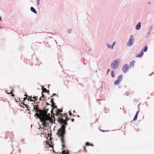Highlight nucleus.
<instances>
[{
  "label": "nucleus",
  "mask_w": 154,
  "mask_h": 154,
  "mask_svg": "<svg viewBox=\"0 0 154 154\" xmlns=\"http://www.w3.org/2000/svg\"><path fill=\"white\" fill-rule=\"evenodd\" d=\"M33 109L36 112L34 116H36L38 118L41 122L45 124H47V121H48L50 119V115L48 116L47 114H44L42 109L35 106H34Z\"/></svg>",
  "instance_id": "f257e3e1"
},
{
  "label": "nucleus",
  "mask_w": 154,
  "mask_h": 154,
  "mask_svg": "<svg viewBox=\"0 0 154 154\" xmlns=\"http://www.w3.org/2000/svg\"><path fill=\"white\" fill-rule=\"evenodd\" d=\"M33 109L36 112L34 116H36L38 118L41 122L45 124H47V121H48L50 119V115L48 116L47 114H44L42 109L35 106H34Z\"/></svg>",
  "instance_id": "f03ea898"
},
{
  "label": "nucleus",
  "mask_w": 154,
  "mask_h": 154,
  "mask_svg": "<svg viewBox=\"0 0 154 154\" xmlns=\"http://www.w3.org/2000/svg\"><path fill=\"white\" fill-rule=\"evenodd\" d=\"M58 121L62 125L61 128L58 130L56 134L60 137L61 142L64 143L65 142L64 135L65 134L66 126L67 125V121L60 118Z\"/></svg>",
  "instance_id": "7ed1b4c3"
},
{
  "label": "nucleus",
  "mask_w": 154,
  "mask_h": 154,
  "mask_svg": "<svg viewBox=\"0 0 154 154\" xmlns=\"http://www.w3.org/2000/svg\"><path fill=\"white\" fill-rule=\"evenodd\" d=\"M120 59L114 60L110 64V66L112 69H117L119 67Z\"/></svg>",
  "instance_id": "20e7f679"
},
{
  "label": "nucleus",
  "mask_w": 154,
  "mask_h": 154,
  "mask_svg": "<svg viewBox=\"0 0 154 154\" xmlns=\"http://www.w3.org/2000/svg\"><path fill=\"white\" fill-rule=\"evenodd\" d=\"M134 41V36L132 35H130L128 40L127 43V45L129 47L131 46L133 44Z\"/></svg>",
  "instance_id": "39448f33"
},
{
  "label": "nucleus",
  "mask_w": 154,
  "mask_h": 154,
  "mask_svg": "<svg viewBox=\"0 0 154 154\" xmlns=\"http://www.w3.org/2000/svg\"><path fill=\"white\" fill-rule=\"evenodd\" d=\"M123 75H120L118 76L117 79L114 82V84L115 85H118L122 80V79Z\"/></svg>",
  "instance_id": "423d86ee"
},
{
  "label": "nucleus",
  "mask_w": 154,
  "mask_h": 154,
  "mask_svg": "<svg viewBox=\"0 0 154 154\" xmlns=\"http://www.w3.org/2000/svg\"><path fill=\"white\" fill-rule=\"evenodd\" d=\"M129 68L128 65L127 64H125L123 66L122 70L123 72L125 73L127 72Z\"/></svg>",
  "instance_id": "0eeeda50"
},
{
  "label": "nucleus",
  "mask_w": 154,
  "mask_h": 154,
  "mask_svg": "<svg viewBox=\"0 0 154 154\" xmlns=\"http://www.w3.org/2000/svg\"><path fill=\"white\" fill-rule=\"evenodd\" d=\"M141 23L139 22L135 26V29L137 30H139L141 27Z\"/></svg>",
  "instance_id": "6e6552de"
},
{
  "label": "nucleus",
  "mask_w": 154,
  "mask_h": 154,
  "mask_svg": "<svg viewBox=\"0 0 154 154\" xmlns=\"http://www.w3.org/2000/svg\"><path fill=\"white\" fill-rule=\"evenodd\" d=\"M30 10L31 11L34 13L35 14H37V12L36 10L33 7H31L30 8Z\"/></svg>",
  "instance_id": "1a4fd4ad"
},
{
  "label": "nucleus",
  "mask_w": 154,
  "mask_h": 154,
  "mask_svg": "<svg viewBox=\"0 0 154 154\" xmlns=\"http://www.w3.org/2000/svg\"><path fill=\"white\" fill-rule=\"evenodd\" d=\"M135 62V61L134 60H132L130 63V66L131 67L134 66V63Z\"/></svg>",
  "instance_id": "9d476101"
},
{
  "label": "nucleus",
  "mask_w": 154,
  "mask_h": 154,
  "mask_svg": "<svg viewBox=\"0 0 154 154\" xmlns=\"http://www.w3.org/2000/svg\"><path fill=\"white\" fill-rule=\"evenodd\" d=\"M143 52L141 51L140 53H139L137 55H136V57H140L143 55Z\"/></svg>",
  "instance_id": "9b49d317"
},
{
  "label": "nucleus",
  "mask_w": 154,
  "mask_h": 154,
  "mask_svg": "<svg viewBox=\"0 0 154 154\" xmlns=\"http://www.w3.org/2000/svg\"><path fill=\"white\" fill-rule=\"evenodd\" d=\"M138 114V111L137 112L136 114H135V116L133 119V121H134L137 120Z\"/></svg>",
  "instance_id": "f8f14e48"
},
{
  "label": "nucleus",
  "mask_w": 154,
  "mask_h": 154,
  "mask_svg": "<svg viewBox=\"0 0 154 154\" xmlns=\"http://www.w3.org/2000/svg\"><path fill=\"white\" fill-rule=\"evenodd\" d=\"M152 26H150L149 27V31L147 33V34L148 35H149L151 33V32L152 31Z\"/></svg>",
  "instance_id": "ddd939ff"
},
{
  "label": "nucleus",
  "mask_w": 154,
  "mask_h": 154,
  "mask_svg": "<svg viewBox=\"0 0 154 154\" xmlns=\"http://www.w3.org/2000/svg\"><path fill=\"white\" fill-rule=\"evenodd\" d=\"M147 49L148 47H147V46L146 45L145 47L141 51H143H143L146 52L147 51Z\"/></svg>",
  "instance_id": "4468645a"
},
{
  "label": "nucleus",
  "mask_w": 154,
  "mask_h": 154,
  "mask_svg": "<svg viewBox=\"0 0 154 154\" xmlns=\"http://www.w3.org/2000/svg\"><path fill=\"white\" fill-rule=\"evenodd\" d=\"M106 45L108 48L112 49V46L110 45L109 43H106Z\"/></svg>",
  "instance_id": "2eb2a0df"
},
{
  "label": "nucleus",
  "mask_w": 154,
  "mask_h": 154,
  "mask_svg": "<svg viewBox=\"0 0 154 154\" xmlns=\"http://www.w3.org/2000/svg\"><path fill=\"white\" fill-rule=\"evenodd\" d=\"M52 103V104L51 105V106L53 108V109H54V108L57 107V106H55V103Z\"/></svg>",
  "instance_id": "dca6fc26"
},
{
  "label": "nucleus",
  "mask_w": 154,
  "mask_h": 154,
  "mask_svg": "<svg viewBox=\"0 0 154 154\" xmlns=\"http://www.w3.org/2000/svg\"><path fill=\"white\" fill-rule=\"evenodd\" d=\"M43 92L49 93V91H48V90L45 88H44L43 89Z\"/></svg>",
  "instance_id": "f3484780"
},
{
  "label": "nucleus",
  "mask_w": 154,
  "mask_h": 154,
  "mask_svg": "<svg viewBox=\"0 0 154 154\" xmlns=\"http://www.w3.org/2000/svg\"><path fill=\"white\" fill-rule=\"evenodd\" d=\"M115 44H116V42H113L112 45H111L112 47V49H113L114 47V45H115Z\"/></svg>",
  "instance_id": "a211bd4d"
},
{
  "label": "nucleus",
  "mask_w": 154,
  "mask_h": 154,
  "mask_svg": "<svg viewBox=\"0 0 154 154\" xmlns=\"http://www.w3.org/2000/svg\"><path fill=\"white\" fill-rule=\"evenodd\" d=\"M72 29H69L67 30V32L68 33H70Z\"/></svg>",
  "instance_id": "6ab92c4d"
},
{
  "label": "nucleus",
  "mask_w": 154,
  "mask_h": 154,
  "mask_svg": "<svg viewBox=\"0 0 154 154\" xmlns=\"http://www.w3.org/2000/svg\"><path fill=\"white\" fill-rule=\"evenodd\" d=\"M111 76L112 77H114V73L113 71L111 72Z\"/></svg>",
  "instance_id": "aec40b11"
},
{
  "label": "nucleus",
  "mask_w": 154,
  "mask_h": 154,
  "mask_svg": "<svg viewBox=\"0 0 154 154\" xmlns=\"http://www.w3.org/2000/svg\"><path fill=\"white\" fill-rule=\"evenodd\" d=\"M13 90H12V91ZM7 91H6V92L8 94H12V96H14V94H12V92L11 91L10 93H7Z\"/></svg>",
  "instance_id": "412c9836"
},
{
  "label": "nucleus",
  "mask_w": 154,
  "mask_h": 154,
  "mask_svg": "<svg viewBox=\"0 0 154 154\" xmlns=\"http://www.w3.org/2000/svg\"><path fill=\"white\" fill-rule=\"evenodd\" d=\"M37 5H39V2L40 1V0H37Z\"/></svg>",
  "instance_id": "4be33fe9"
},
{
  "label": "nucleus",
  "mask_w": 154,
  "mask_h": 154,
  "mask_svg": "<svg viewBox=\"0 0 154 154\" xmlns=\"http://www.w3.org/2000/svg\"><path fill=\"white\" fill-rule=\"evenodd\" d=\"M54 98H51V103H54Z\"/></svg>",
  "instance_id": "5701e85b"
},
{
  "label": "nucleus",
  "mask_w": 154,
  "mask_h": 154,
  "mask_svg": "<svg viewBox=\"0 0 154 154\" xmlns=\"http://www.w3.org/2000/svg\"><path fill=\"white\" fill-rule=\"evenodd\" d=\"M90 143L88 142H87L86 143V145L87 146H89Z\"/></svg>",
  "instance_id": "b1692460"
},
{
  "label": "nucleus",
  "mask_w": 154,
  "mask_h": 154,
  "mask_svg": "<svg viewBox=\"0 0 154 154\" xmlns=\"http://www.w3.org/2000/svg\"><path fill=\"white\" fill-rule=\"evenodd\" d=\"M28 101H29V100H30L29 101H32V102H33L34 101V100H32V99H29V98L28 99Z\"/></svg>",
  "instance_id": "393cba45"
},
{
  "label": "nucleus",
  "mask_w": 154,
  "mask_h": 154,
  "mask_svg": "<svg viewBox=\"0 0 154 154\" xmlns=\"http://www.w3.org/2000/svg\"><path fill=\"white\" fill-rule=\"evenodd\" d=\"M33 98L35 100H36V99H37V97H33Z\"/></svg>",
  "instance_id": "a878e982"
},
{
  "label": "nucleus",
  "mask_w": 154,
  "mask_h": 154,
  "mask_svg": "<svg viewBox=\"0 0 154 154\" xmlns=\"http://www.w3.org/2000/svg\"><path fill=\"white\" fill-rule=\"evenodd\" d=\"M69 115L71 116L72 115V114L71 113V112L70 111H69Z\"/></svg>",
  "instance_id": "bb28decb"
},
{
  "label": "nucleus",
  "mask_w": 154,
  "mask_h": 154,
  "mask_svg": "<svg viewBox=\"0 0 154 154\" xmlns=\"http://www.w3.org/2000/svg\"><path fill=\"white\" fill-rule=\"evenodd\" d=\"M56 95V94H55L54 93L53 94L52 96H51V97H52L53 96H54L55 95Z\"/></svg>",
  "instance_id": "cd10ccee"
},
{
  "label": "nucleus",
  "mask_w": 154,
  "mask_h": 154,
  "mask_svg": "<svg viewBox=\"0 0 154 154\" xmlns=\"http://www.w3.org/2000/svg\"><path fill=\"white\" fill-rule=\"evenodd\" d=\"M110 71V69H107V73H108V72L109 71Z\"/></svg>",
  "instance_id": "c85d7f7f"
},
{
  "label": "nucleus",
  "mask_w": 154,
  "mask_h": 154,
  "mask_svg": "<svg viewBox=\"0 0 154 154\" xmlns=\"http://www.w3.org/2000/svg\"><path fill=\"white\" fill-rule=\"evenodd\" d=\"M42 97H43H43H44V96H44V94H42Z\"/></svg>",
  "instance_id": "c756f323"
},
{
  "label": "nucleus",
  "mask_w": 154,
  "mask_h": 154,
  "mask_svg": "<svg viewBox=\"0 0 154 154\" xmlns=\"http://www.w3.org/2000/svg\"><path fill=\"white\" fill-rule=\"evenodd\" d=\"M71 120L72 122H73L74 121V119H72Z\"/></svg>",
  "instance_id": "7c9ffc66"
},
{
  "label": "nucleus",
  "mask_w": 154,
  "mask_h": 154,
  "mask_svg": "<svg viewBox=\"0 0 154 154\" xmlns=\"http://www.w3.org/2000/svg\"><path fill=\"white\" fill-rule=\"evenodd\" d=\"M148 4H149V5L151 4V2H148Z\"/></svg>",
  "instance_id": "2f4dec72"
},
{
  "label": "nucleus",
  "mask_w": 154,
  "mask_h": 154,
  "mask_svg": "<svg viewBox=\"0 0 154 154\" xmlns=\"http://www.w3.org/2000/svg\"><path fill=\"white\" fill-rule=\"evenodd\" d=\"M62 146L63 148H64L65 147V145L64 144H63Z\"/></svg>",
  "instance_id": "473e14b6"
},
{
  "label": "nucleus",
  "mask_w": 154,
  "mask_h": 154,
  "mask_svg": "<svg viewBox=\"0 0 154 154\" xmlns=\"http://www.w3.org/2000/svg\"><path fill=\"white\" fill-rule=\"evenodd\" d=\"M62 111V110H60V109H59V112H61Z\"/></svg>",
  "instance_id": "72a5a7b5"
},
{
  "label": "nucleus",
  "mask_w": 154,
  "mask_h": 154,
  "mask_svg": "<svg viewBox=\"0 0 154 154\" xmlns=\"http://www.w3.org/2000/svg\"><path fill=\"white\" fill-rule=\"evenodd\" d=\"M90 145H91L92 146H93V144H90Z\"/></svg>",
  "instance_id": "f704fd0d"
},
{
  "label": "nucleus",
  "mask_w": 154,
  "mask_h": 154,
  "mask_svg": "<svg viewBox=\"0 0 154 154\" xmlns=\"http://www.w3.org/2000/svg\"><path fill=\"white\" fill-rule=\"evenodd\" d=\"M24 100L26 99V97H25L24 98Z\"/></svg>",
  "instance_id": "c9c22d12"
},
{
  "label": "nucleus",
  "mask_w": 154,
  "mask_h": 154,
  "mask_svg": "<svg viewBox=\"0 0 154 154\" xmlns=\"http://www.w3.org/2000/svg\"><path fill=\"white\" fill-rule=\"evenodd\" d=\"M39 100H42V99H41V97H40L39 99Z\"/></svg>",
  "instance_id": "e433bc0d"
},
{
  "label": "nucleus",
  "mask_w": 154,
  "mask_h": 154,
  "mask_svg": "<svg viewBox=\"0 0 154 154\" xmlns=\"http://www.w3.org/2000/svg\"><path fill=\"white\" fill-rule=\"evenodd\" d=\"M101 131H103V132H104L105 131H104V130H101Z\"/></svg>",
  "instance_id": "4c0bfd02"
},
{
  "label": "nucleus",
  "mask_w": 154,
  "mask_h": 154,
  "mask_svg": "<svg viewBox=\"0 0 154 154\" xmlns=\"http://www.w3.org/2000/svg\"><path fill=\"white\" fill-rule=\"evenodd\" d=\"M47 105H49V104L48 103H47Z\"/></svg>",
  "instance_id": "58836bf2"
},
{
  "label": "nucleus",
  "mask_w": 154,
  "mask_h": 154,
  "mask_svg": "<svg viewBox=\"0 0 154 154\" xmlns=\"http://www.w3.org/2000/svg\"><path fill=\"white\" fill-rule=\"evenodd\" d=\"M65 116V117H67V115H66V114H65V116Z\"/></svg>",
  "instance_id": "ea45409f"
},
{
  "label": "nucleus",
  "mask_w": 154,
  "mask_h": 154,
  "mask_svg": "<svg viewBox=\"0 0 154 154\" xmlns=\"http://www.w3.org/2000/svg\"><path fill=\"white\" fill-rule=\"evenodd\" d=\"M0 20H1V17H0Z\"/></svg>",
  "instance_id": "a19ab883"
},
{
  "label": "nucleus",
  "mask_w": 154,
  "mask_h": 154,
  "mask_svg": "<svg viewBox=\"0 0 154 154\" xmlns=\"http://www.w3.org/2000/svg\"><path fill=\"white\" fill-rule=\"evenodd\" d=\"M75 112V110H74V111H73V112Z\"/></svg>",
  "instance_id": "79ce46f5"
}]
</instances>
